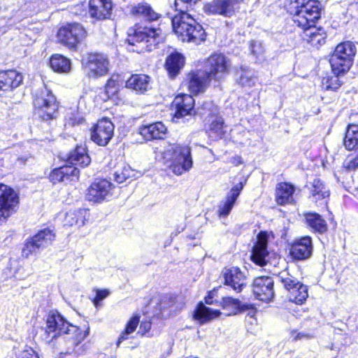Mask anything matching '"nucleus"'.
Listing matches in <instances>:
<instances>
[{"mask_svg": "<svg viewBox=\"0 0 358 358\" xmlns=\"http://www.w3.org/2000/svg\"><path fill=\"white\" fill-rule=\"evenodd\" d=\"M295 8L294 22L303 30L302 38L313 46L318 47L325 43L327 34L315 24L320 18L322 6L318 0H289Z\"/></svg>", "mask_w": 358, "mask_h": 358, "instance_id": "obj_1", "label": "nucleus"}, {"mask_svg": "<svg viewBox=\"0 0 358 358\" xmlns=\"http://www.w3.org/2000/svg\"><path fill=\"white\" fill-rule=\"evenodd\" d=\"M88 329H80L77 326L69 323L58 312H50L46 318L43 338L47 342L63 337L71 343L72 346L80 343L88 335Z\"/></svg>", "mask_w": 358, "mask_h": 358, "instance_id": "obj_2", "label": "nucleus"}, {"mask_svg": "<svg viewBox=\"0 0 358 358\" xmlns=\"http://www.w3.org/2000/svg\"><path fill=\"white\" fill-rule=\"evenodd\" d=\"M127 40L130 45H139L141 51L150 52L163 41V36L159 28L140 27L129 29Z\"/></svg>", "mask_w": 358, "mask_h": 358, "instance_id": "obj_3", "label": "nucleus"}, {"mask_svg": "<svg viewBox=\"0 0 358 358\" xmlns=\"http://www.w3.org/2000/svg\"><path fill=\"white\" fill-rule=\"evenodd\" d=\"M163 155L165 160L171 162L169 167L178 176L188 171L192 166L190 148L187 145H171Z\"/></svg>", "mask_w": 358, "mask_h": 358, "instance_id": "obj_4", "label": "nucleus"}, {"mask_svg": "<svg viewBox=\"0 0 358 358\" xmlns=\"http://www.w3.org/2000/svg\"><path fill=\"white\" fill-rule=\"evenodd\" d=\"M34 113L43 121L56 119L59 115V103L47 87L38 90L34 99Z\"/></svg>", "mask_w": 358, "mask_h": 358, "instance_id": "obj_5", "label": "nucleus"}, {"mask_svg": "<svg viewBox=\"0 0 358 358\" xmlns=\"http://www.w3.org/2000/svg\"><path fill=\"white\" fill-rule=\"evenodd\" d=\"M357 52L356 45L351 41L339 43L330 57L331 70L336 74H344L352 64Z\"/></svg>", "mask_w": 358, "mask_h": 358, "instance_id": "obj_6", "label": "nucleus"}, {"mask_svg": "<svg viewBox=\"0 0 358 358\" xmlns=\"http://www.w3.org/2000/svg\"><path fill=\"white\" fill-rule=\"evenodd\" d=\"M278 279L288 292V298L290 301L296 304H302L306 301L308 296L306 285L287 272L280 273Z\"/></svg>", "mask_w": 358, "mask_h": 358, "instance_id": "obj_7", "label": "nucleus"}, {"mask_svg": "<svg viewBox=\"0 0 358 358\" xmlns=\"http://www.w3.org/2000/svg\"><path fill=\"white\" fill-rule=\"evenodd\" d=\"M231 66L229 59L221 53L212 55L206 62L209 77L217 81L223 80L228 75Z\"/></svg>", "mask_w": 358, "mask_h": 358, "instance_id": "obj_8", "label": "nucleus"}, {"mask_svg": "<svg viewBox=\"0 0 358 358\" xmlns=\"http://www.w3.org/2000/svg\"><path fill=\"white\" fill-rule=\"evenodd\" d=\"M55 234L50 229H44L30 238L22 249V255L27 257L50 245L55 240Z\"/></svg>", "mask_w": 358, "mask_h": 358, "instance_id": "obj_9", "label": "nucleus"}, {"mask_svg": "<svg viewBox=\"0 0 358 358\" xmlns=\"http://www.w3.org/2000/svg\"><path fill=\"white\" fill-rule=\"evenodd\" d=\"M85 30L80 24L71 23L59 29L57 39L60 43L73 48L85 37Z\"/></svg>", "mask_w": 358, "mask_h": 358, "instance_id": "obj_10", "label": "nucleus"}, {"mask_svg": "<svg viewBox=\"0 0 358 358\" xmlns=\"http://www.w3.org/2000/svg\"><path fill=\"white\" fill-rule=\"evenodd\" d=\"M19 203V197L10 187L0 184V220L8 217L16 210Z\"/></svg>", "mask_w": 358, "mask_h": 358, "instance_id": "obj_11", "label": "nucleus"}, {"mask_svg": "<svg viewBox=\"0 0 358 358\" xmlns=\"http://www.w3.org/2000/svg\"><path fill=\"white\" fill-rule=\"evenodd\" d=\"M114 134V125L108 118L99 120L91 129V139L100 146H106Z\"/></svg>", "mask_w": 358, "mask_h": 358, "instance_id": "obj_12", "label": "nucleus"}, {"mask_svg": "<svg viewBox=\"0 0 358 358\" xmlns=\"http://www.w3.org/2000/svg\"><path fill=\"white\" fill-rule=\"evenodd\" d=\"M109 66L108 58L103 53H90L87 56L86 69L89 77L97 78L106 75Z\"/></svg>", "mask_w": 358, "mask_h": 358, "instance_id": "obj_13", "label": "nucleus"}, {"mask_svg": "<svg viewBox=\"0 0 358 358\" xmlns=\"http://www.w3.org/2000/svg\"><path fill=\"white\" fill-rule=\"evenodd\" d=\"M243 1V0H213L205 4L203 10L208 14L230 17Z\"/></svg>", "mask_w": 358, "mask_h": 358, "instance_id": "obj_14", "label": "nucleus"}, {"mask_svg": "<svg viewBox=\"0 0 358 358\" xmlns=\"http://www.w3.org/2000/svg\"><path fill=\"white\" fill-rule=\"evenodd\" d=\"M112 183L107 180H98L87 189V199L90 201L100 203L111 197Z\"/></svg>", "mask_w": 358, "mask_h": 358, "instance_id": "obj_15", "label": "nucleus"}, {"mask_svg": "<svg viewBox=\"0 0 358 358\" xmlns=\"http://www.w3.org/2000/svg\"><path fill=\"white\" fill-rule=\"evenodd\" d=\"M273 280L271 277L261 276L253 282V293L259 301L268 302L274 296Z\"/></svg>", "mask_w": 358, "mask_h": 358, "instance_id": "obj_16", "label": "nucleus"}, {"mask_svg": "<svg viewBox=\"0 0 358 358\" xmlns=\"http://www.w3.org/2000/svg\"><path fill=\"white\" fill-rule=\"evenodd\" d=\"M313 250L312 238L308 236H306L296 239L292 243L290 248V255L294 259L305 260L310 257Z\"/></svg>", "mask_w": 358, "mask_h": 358, "instance_id": "obj_17", "label": "nucleus"}, {"mask_svg": "<svg viewBox=\"0 0 358 358\" xmlns=\"http://www.w3.org/2000/svg\"><path fill=\"white\" fill-rule=\"evenodd\" d=\"M173 106L175 108V118H180L187 115L195 114L194 99L192 96L186 94L177 95L173 101Z\"/></svg>", "mask_w": 358, "mask_h": 358, "instance_id": "obj_18", "label": "nucleus"}, {"mask_svg": "<svg viewBox=\"0 0 358 358\" xmlns=\"http://www.w3.org/2000/svg\"><path fill=\"white\" fill-rule=\"evenodd\" d=\"M188 80L189 91L197 94L205 91L212 79L209 77L208 71L196 70L188 75Z\"/></svg>", "mask_w": 358, "mask_h": 358, "instance_id": "obj_19", "label": "nucleus"}, {"mask_svg": "<svg viewBox=\"0 0 358 358\" xmlns=\"http://www.w3.org/2000/svg\"><path fill=\"white\" fill-rule=\"evenodd\" d=\"M252 252V259L257 265L263 266L266 263V258L268 255L267 250L268 236L266 232L261 231Z\"/></svg>", "mask_w": 358, "mask_h": 358, "instance_id": "obj_20", "label": "nucleus"}, {"mask_svg": "<svg viewBox=\"0 0 358 358\" xmlns=\"http://www.w3.org/2000/svg\"><path fill=\"white\" fill-rule=\"evenodd\" d=\"M222 273L225 284L237 292H241L246 285V278L238 267L225 268Z\"/></svg>", "mask_w": 358, "mask_h": 358, "instance_id": "obj_21", "label": "nucleus"}, {"mask_svg": "<svg viewBox=\"0 0 358 358\" xmlns=\"http://www.w3.org/2000/svg\"><path fill=\"white\" fill-rule=\"evenodd\" d=\"M22 80V75L15 70L0 73V94L17 87Z\"/></svg>", "mask_w": 358, "mask_h": 358, "instance_id": "obj_22", "label": "nucleus"}, {"mask_svg": "<svg viewBox=\"0 0 358 358\" xmlns=\"http://www.w3.org/2000/svg\"><path fill=\"white\" fill-rule=\"evenodd\" d=\"M90 15L97 20L108 18L112 10V2L110 0H90Z\"/></svg>", "mask_w": 358, "mask_h": 358, "instance_id": "obj_23", "label": "nucleus"}, {"mask_svg": "<svg viewBox=\"0 0 358 358\" xmlns=\"http://www.w3.org/2000/svg\"><path fill=\"white\" fill-rule=\"evenodd\" d=\"M126 87L138 94H143L150 89V77L145 74L132 75L127 80Z\"/></svg>", "mask_w": 358, "mask_h": 358, "instance_id": "obj_24", "label": "nucleus"}, {"mask_svg": "<svg viewBox=\"0 0 358 358\" xmlns=\"http://www.w3.org/2000/svg\"><path fill=\"white\" fill-rule=\"evenodd\" d=\"M243 188V182H239L231 188L227 196L226 201L219 206L218 213L220 217H227L230 213Z\"/></svg>", "mask_w": 358, "mask_h": 358, "instance_id": "obj_25", "label": "nucleus"}, {"mask_svg": "<svg viewBox=\"0 0 358 358\" xmlns=\"http://www.w3.org/2000/svg\"><path fill=\"white\" fill-rule=\"evenodd\" d=\"M166 131L167 128L162 122L143 126L140 129V134L147 141L164 138Z\"/></svg>", "mask_w": 358, "mask_h": 358, "instance_id": "obj_26", "label": "nucleus"}, {"mask_svg": "<svg viewBox=\"0 0 358 358\" xmlns=\"http://www.w3.org/2000/svg\"><path fill=\"white\" fill-rule=\"evenodd\" d=\"M307 187L310 192L309 198L316 203L329 197L330 194L329 189L319 178H314L313 181L308 183Z\"/></svg>", "mask_w": 358, "mask_h": 358, "instance_id": "obj_27", "label": "nucleus"}, {"mask_svg": "<svg viewBox=\"0 0 358 358\" xmlns=\"http://www.w3.org/2000/svg\"><path fill=\"white\" fill-rule=\"evenodd\" d=\"M89 217L90 213L85 208L69 210L66 213L64 225L80 227L85 224V221L88 220Z\"/></svg>", "mask_w": 358, "mask_h": 358, "instance_id": "obj_28", "label": "nucleus"}, {"mask_svg": "<svg viewBox=\"0 0 358 358\" xmlns=\"http://www.w3.org/2000/svg\"><path fill=\"white\" fill-rule=\"evenodd\" d=\"M221 315L219 310H213L206 307L203 303H199L194 312V318L200 324H205Z\"/></svg>", "mask_w": 358, "mask_h": 358, "instance_id": "obj_29", "label": "nucleus"}, {"mask_svg": "<svg viewBox=\"0 0 358 358\" xmlns=\"http://www.w3.org/2000/svg\"><path fill=\"white\" fill-rule=\"evenodd\" d=\"M294 187L289 183H280L276 189V200L278 204L285 205L293 202Z\"/></svg>", "mask_w": 358, "mask_h": 358, "instance_id": "obj_30", "label": "nucleus"}, {"mask_svg": "<svg viewBox=\"0 0 358 358\" xmlns=\"http://www.w3.org/2000/svg\"><path fill=\"white\" fill-rule=\"evenodd\" d=\"M185 64L184 57L178 53L171 54L166 60L165 67L171 77H175Z\"/></svg>", "mask_w": 358, "mask_h": 358, "instance_id": "obj_31", "label": "nucleus"}, {"mask_svg": "<svg viewBox=\"0 0 358 358\" xmlns=\"http://www.w3.org/2000/svg\"><path fill=\"white\" fill-rule=\"evenodd\" d=\"M68 162L75 166L85 167L90 164L91 159L87 152L86 148L79 146L70 153Z\"/></svg>", "mask_w": 358, "mask_h": 358, "instance_id": "obj_32", "label": "nucleus"}, {"mask_svg": "<svg viewBox=\"0 0 358 358\" xmlns=\"http://www.w3.org/2000/svg\"><path fill=\"white\" fill-rule=\"evenodd\" d=\"M79 171L76 167L63 166L52 171L49 176L50 181L53 183L64 181L70 176H78Z\"/></svg>", "mask_w": 358, "mask_h": 358, "instance_id": "obj_33", "label": "nucleus"}, {"mask_svg": "<svg viewBox=\"0 0 358 358\" xmlns=\"http://www.w3.org/2000/svg\"><path fill=\"white\" fill-rule=\"evenodd\" d=\"M305 220L307 225L315 231L324 233L327 229L326 221L318 213H306Z\"/></svg>", "mask_w": 358, "mask_h": 358, "instance_id": "obj_34", "label": "nucleus"}, {"mask_svg": "<svg viewBox=\"0 0 358 358\" xmlns=\"http://www.w3.org/2000/svg\"><path fill=\"white\" fill-rule=\"evenodd\" d=\"M134 15L143 17L146 20L155 21L160 17V15L156 13L147 3H141L132 8Z\"/></svg>", "mask_w": 358, "mask_h": 358, "instance_id": "obj_35", "label": "nucleus"}, {"mask_svg": "<svg viewBox=\"0 0 358 358\" xmlns=\"http://www.w3.org/2000/svg\"><path fill=\"white\" fill-rule=\"evenodd\" d=\"M51 69L57 73H69L71 70L70 60L62 55H53L50 59Z\"/></svg>", "mask_w": 358, "mask_h": 358, "instance_id": "obj_36", "label": "nucleus"}, {"mask_svg": "<svg viewBox=\"0 0 358 358\" xmlns=\"http://www.w3.org/2000/svg\"><path fill=\"white\" fill-rule=\"evenodd\" d=\"M344 145L348 150L358 147V124L348 126L344 138Z\"/></svg>", "mask_w": 358, "mask_h": 358, "instance_id": "obj_37", "label": "nucleus"}, {"mask_svg": "<svg viewBox=\"0 0 358 358\" xmlns=\"http://www.w3.org/2000/svg\"><path fill=\"white\" fill-rule=\"evenodd\" d=\"M140 317L138 315L133 316L127 322L124 330L122 332L118 338L117 346H120V343L127 340L129 335L134 332L139 324Z\"/></svg>", "mask_w": 358, "mask_h": 358, "instance_id": "obj_38", "label": "nucleus"}, {"mask_svg": "<svg viewBox=\"0 0 358 358\" xmlns=\"http://www.w3.org/2000/svg\"><path fill=\"white\" fill-rule=\"evenodd\" d=\"M136 176V171L133 170L129 165L123 164L122 166L117 168L114 173V179L118 183H122L127 179L134 178Z\"/></svg>", "mask_w": 358, "mask_h": 358, "instance_id": "obj_39", "label": "nucleus"}, {"mask_svg": "<svg viewBox=\"0 0 358 358\" xmlns=\"http://www.w3.org/2000/svg\"><path fill=\"white\" fill-rule=\"evenodd\" d=\"M220 305L223 309L229 310L227 315L236 314L241 309L240 301L232 297L223 298Z\"/></svg>", "mask_w": 358, "mask_h": 358, "instance_id": "obj_40", "label": "nucleus"}, {"mask_svg": "<svg viewBox=\"0 0 358 358\" xmlns=\"http://www.w3.org/2000/svg\"><path fill=\"white\" fill-rule=\"evenodd\" d=\"M256 77L254 73L248 68H241L238 83L243 87H252L256 83Z\"/></svg>", "mask_w": 358, "mask_h": 358, "instance_id": "obj_41", "label": "nucleus"}, {"mask_svg": "<svg viewBox=\"0 0 358 358\" xmlns=\"http://www.w3.org/2000/svg\"><path fill=\"white\" fill-rule=\"evenodd\" d=\"M332 73L334 75L323 78L322 86L326 90H331L335 91L338 90L341 85V82L339 79V76L341 74H336L333 71Z\"/></svg>", "mask_w": 358, "mask_h": 358, "instance_id": "obj_42", "label": "nucleus"}, {"mask_svg": "<svg viewBox=\"0 0 358 358\" xmlns=\"http://www.w3.org/2000/svg\"><path fill=\"white\" fill-rule=\"evenodd\" d=\"M84 122L83 117L80 115L78 110H71L67 112L65 116V127H73L80 124Z\"/></svg>", "mask_w": 358, "mask_h": 358, "instance_id": "obj_43", "label": "nucleus"}, {"mask_svg": "<svg viewBox=\"0 0 358 358\" xmlns=\"http://www.w3.org/2000/svg\"><path fill=\"white\" fill-rule=\"evenodd\" d=\"M224 121L222 117H217L210 124V129L217 137L221 138L225 133Z\"/></svg>", "mask_w": 358, "mask_h": 358, "instance_id": "obj_44", "label": "nucleus"}, {"mask_svg": "<svg viewBox=\"0 0 358 358\" xmlns=\"http://www.w3.org/2000/svg\"><path fill=\"white\" fill-rule=\"evenodd\" d=\"M250 48L251 53L256 57H261L264 53V47L261 41H253L250 43Z\"/></svg>", "mask_w": 358, "mask_h": 358, "instance_id": "obj_45", "label": "nucleus"}, {"mask_svg": "<svg viewBox=\"0 0 358 358\" xmlns=\"http://www.w3.org/2000/svg\"><path fill=\"white\" fill-rule=\"evenodd\" d=\"M109 295V291L107 289H96V296L93 299V303L96 308L100 306V302Z\"/></svg>", "mask_w": 358, "mask_h": 358, "instance_id": "obj_46", "label": "nucleus"}, {"mask_svg": "<svg viewBox=\"0 0 358 358\" xmlns=\"http://www.w3.org/2000/svg\"><path fill=\"white\" fill-rule=\"evenodd\" d=\"M290 337L292 338V341H301V340H308L313 337V336L310 334L305 332H298L296 330H292L290 331Z\"/></svg>", "mask_w": 358, "mask_h": 358, "instance_id": "obj_47", "label": "nucleus"}, {"mask_svg": "<svg viewBox=\"0 0 358 358\" xmlns=\"http://www.w3.org/2000/svg\"><path fill=\"white\" fill-rule=\"evenodd\" d=\"M122 80L121 79L120 76L118 74H114L108 80L106 85H108L110 87H115V88L119 89L120 85L122 84Z\"/></svg>", "mask_w": 358, "mask_h": 358, "instance_id": "obj_48", "label": "nucleus"}, {"mask_svg": "<svg viewBox=\"0 0 358 358\" xmlns=\"http://www.w3.org/2000/svg\"><path fill=\"white\" fill-rule=\"evenodd\" d=\"M20 358H39L38 354L31 348L24 350Z\"/></svg>", "mask_w": 358, "mask_h": 358, "instance_id": "obj_49", "label": "nucleus"}, {"mask_svg": "<svg viewBox=\"0 0 358 358\" xmlns=\"http://www.w3.org/2000/svg\"><path fill=\"white\" fill-rule=\"evenodd\" d=\"M119 91L118 88L110 87L108 85H106V94L109 99H113L117 94Z\"/></svg>", "mask_w": 358, "mask_h": 358, "instance_id": "obj_50", "label": "nucleus"}, {"mask_svg": "<svg viewBox=\"0 0 358 358\" xmlns=\"http://www.w3.org/2000/svg\"><path fill=\"white\" fill-rule=\"evenodd\" d=\"M151 329V322L148 321L142 322L140 325V331L138 333H141L142 335L145 334Z\"/></svg>", "mask_w": 358, "mask_h": 358, "instance_id": "obj_51", "label": "nucleus"}, {"mask_svg": "<svg viewBox=\"0 0 358 358\" xmlns=\"http://www.w3.org/2000/svg\"><path fill=\"white\" fill-rule=\"evenodd\" d=\"M229 162L234 164V166H238L243 163L242 157L238 155L234 156L230 158Z\"/></svg>", "mask_w": 358, "mask_h": 358, "instance_id": "obj_52", "label": "nucleus"}, {"mask_svg": "<svg viewBox=\"0 0 358 358\" xmlns=\"http://www.w3.org/2000/svg\"><path fill=\"white\" fill-rule=\"evenodd\" d=\"M213 298H214V293L213 292H209L208 296H206L205 297V302L206 304H213L214 303V301H213Z\"/></svg>", "mask_w": 358, "mask_h": 358, "instance_id": "obj_53", "label": "nucleus"}, {"mask_svg": "<svg viewBox=\"0 0 358 358\" xmlns=\"http://www.w3.org/2000/svg\"><path fill=\"white\" fill-rule=\"evenodd\" d=\"M195 358H197V357H195Z\"/></svg>", "mask_w": 358, "mask_h": 358, "instance_id": "obj_54", "label": "nucleus"}]
</instances>
